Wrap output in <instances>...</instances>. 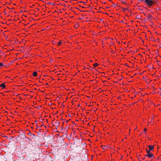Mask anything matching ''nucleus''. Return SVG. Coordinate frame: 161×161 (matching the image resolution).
<instances>
[{"label":"nucleus","instance_id":"f257e3e1","mask_svg":"<svg viewBox=\"0 0 161 161\" xmlns=\"http://www.w3.org/2000/svg\"><path fill=\"white\" fill-rule=\"evenodd\" d=\"M143 1H145V2L149 6H151L154 4L153 0H143L142 1V2Z\"/></svg>","mask_w":161,"mask_h":161},{"label":"nucleus","instance_id":"f03ea898","mask_svg":"<svg viewBox=\"0 0 161 161\" xmlns=\"http://www.w3.org/2000/svg\"><path fill=\"white\" fill-rule=\"evenodd\" d=\"M146 150L147 154V157L148 158H151L153 157H154L153 153L151 152V151L148 150L147 148H146Z\"/></svg>","mask_w":161,"mask_h":161},{"label":"nucleus","instance_id":"7ed1b4c3","mask_svg":"<svg viewBox=\"0 0 161 161\" xmlns=\"http://www.w3.org/2000/svg\"><path fill=\"white\" fill-rule=\"evenodd\" d=\"M19 136H20V137L22 139H24L25 138H26L28 139H30L29 138L25 136V133L20 134V135H19Z\"/></svg>","mask_w":161,"mask_h":161},{"label":"nucleus","instance_id":"20e7f679","mask_svg":"<svg viewBox=\"0 0 161 161\" xmlns=\"http://www.w3.org/2000/svg\"><path fill=\"white\" fill-rule=\"evenodd\" d=\"M148 147L149 150H148L149 151H153L154 150V146L152 145H149L148 146Z\"/></svg>","mask_w":161,"mask_h":161},{"label":"nucleus","instance_id":"39448f33","mask_svg":"<svg viewBox=\"0 0 161 161\" xmlns=\"http://www.w3.org/2000/svg\"><path fill=\"white\" fill-rule=\"evenodd\" d=\"M152 17L150 15L148 14L147 15V19L149 21H151Z\"/></svg>","mask_w":161,"mask_h":161},{"label":"nucleus","instance_id":"423d86ee","mask_svg":"<svg viewBox=\"0 0 161 161\" xmlns=\"http://www.w3.org/2000/svg\"><path fill=\"white\" fill-rule=\"evenodd\" d=\"M22 148H26L27 147V146L26 144H23L20 146Z\"/></svg>","mask_w":161,"mask_h":161},{"label":"nucleus","instance_id":"0eeeda50","mask_svg":"<svg viewBox=\"0 0 161 161\" xmlns=\"http://www.w3.org/2000/svg\"><path fill=\"white\" fill-rule=\"evenodd\" d=\"M0 87H2L3 89L5 87V85L4 83H2L0 85Z\"/></svg>","mask_w":161,"mask_h":161},{"label":"nucleus","instance_id":"6e6552de","mask_svg":"<svg viewBox=\"0 0 161 161\" xmlns=\"http://www.w3.org/2000/svg\"><path fill=\"white\" fill-rule=\"evenodd\" d=\"M33 75L34 76L36 77L37 75V72L36 71L34 72L33 73Z\"/></svg>","mask_w":161,"mask_h":161},{"label":"nucleus","instance_id":"1a4fd4ad","mask_svg":"<svg viewBox=\"0 0 161 161\" xmlns=\"http://www.w3.org/2000/svg\"><path fill=\"white\" fill-rule=\"evenodd\" d=\"M32 139H35L36 138V136L34 134H32Z\"/></svg>","mask_w":161,"mask_h":161},{"label":"nucleus","instance_id":"9d476101","mask_svg":"<svg viewBox=\"0 0 161 161\" xmlns=\"http://www.w3.org/2000/svg\"><path fill=\"white\" fill-rule=\"evenodd\" d=\"M98 65V64L97 63H95V64H94L93 66L94 67H97Z\"/></svg>","mask_w":161,"mask_h":161},{"label":"nucleus","instance_id":"9b49d317","mask_svg":"<svg viewBox=\"0 0 161 161\" xmlns=\"http://www.w3.org/2000/svg\"><path fill=\"white\" fill-rule=\"evenodd\" d=\"M20 137V136L19 135L16 138V139L17 140V141H19V138Z\"/></svg>","mask_w":161,"mask_h":161},{"label":"nucleus","instance_id":"f8f14e48","mask_svg":"<svg viewBox=\"0 0 161 161\" xmlns=\"http://www.w3.org/2000/svg\"><path fill=\"white\" fill-rule=\"evenodd\" d=\"M102 148L103 149H105L106 148V147L105 146H102Z\"/></svg>","mask_w":161,"mask_h":161},{"label":"nucleus","instance_id":"ddd939ff","mask_svg":"<svg viewBox=\"0 0 161 161\" xmlns=\"http://www.w3.org/2000/svg\"><path fill=\"white\" fill-rule=\"evenodd\" d=\"M61 43H62V42L61 41H59L58 43V46H59V45H61Z\"/></svg>","mask_w":161,"mask_h":161},{"label":"nucleus","instance_id":"4468645a","mask_svg":"<svg viewBox=\"0 0 161 161\" xmlns=\"http://www.w3.org/2000/svg\"><path fill=\"white\" fill-rule=\"evenodd\" d=\"M12 138H10V140H11L12 139L14 141V139L15 138V137H12Z\"/></svg>","mask_w":161,"mask_h":161},{"label":"nucleus","instance_id":"2eb2a0df","mask_svg":"<svg viewBox=\"0 0 161 161\" xmlns=\"http://www.w3.org/2000/svg\"><path fill=\"white\" fill-rule=\"evenodd\" d=\"M3 64L1 63H0V67H1V66H3Z\"/></svg>","mask_w":161,"mask_h":161},{"label":"nucleus","instance_id":"dca6fc26","mask_svg":"<svg viewBox=\"0 0 161 161\" xmlns=\"http://www.w3.org/2000/svg\"><path fill=\"white\" fill-rule=\"evenodd\" d=\"M56 124H57V125H59V122H58V121H57L56 122Z\"/></svg>","mask_w":161,"mask_h":161},{"label":"nucleus","instance_id":"f3484780","mask_svg":"<svg viewBox=\"0 0 161 161\" xmlns=\"http://www.w3.org/2000/svg\"><path fill=\"white\" fill-rule=\"evenodd\" d=\"M28 134H29V135H30V136H31V135H32V133H31V132H30Z\"/></svg>","mask_w":161,"mask_h":161},{"label":"nucleus","instance_id":"a211bd4d","mask_svg":"<svg viewBox=\"0 0 161 161\" xmlns=\"http://www.w3.org/2000/svg\"><path fill=\"white\" fill-rule=\"evenodd\" d=\"M89 69L91 70L93 69V68L91 67H90L89 68Z\"/></svg>","mask_w":161,"mask_h":161},{"label":"nucleus","instance_id":"6ab92c4d","mask_svg":"<svg viewBox=\"0 0 161 161\" xmlns=\"http://www.w3.org/2000/svg\"><path fill=\"white\" fill-rule=\"evenodd\" d=\"M147 131V129L146 128H145V129H144V131Z\"/></svg>","mask_w":161,"mask_h":161},{"label":"nucleus","instance_id":"aec40b11","mask_svg":"<svg viewBox=\"0 0 161 161\" xmlns=\"http://www.w3.org/2000/svg\"><path fill=\"white\" fill-rule=\"evenodd\" d=\"M122 3L123 4H125V3L124 2V1H122Z\"/></svg>","mask_w":161,"mask_h":161},{"label":"nucleus","instance_id":"412c9836","mask_svg":"<svg viewBox=\"0 0 161 161\" xmlns=\"http://www.w3.org/2000/svg\"><path fill=\"white\" fill-rule=\"evenodd\" d=\"M51 79L52 80H54V79L52 77H51Z\"/></svg>","mask_w":161,"mask_h":161},{"label":"nucleus","instance_id":"4be33fe9","mask_svg":"<svg viewBox=\"0 0 161 161\" xmlns=\"http://www.w3.org/2000/svg\"><path fill=\"white\" fill-rule=\"evenodd\" d=\"M123 9L124 10H126V9L125 8H123Z\"/></svg>","mask_w":161,"mask_h":161},{"label":"nucleus","instance_id":"5701e85b","mask_svg":"<svg viewBox=\"0 0 161 161\" xmlns=\"http://www.w3.org/2000/svg\"><path fill=\"white\" fill-rule=\"evenodd\" d=\"M145 157H147V154L145 155Z\"/></svg>","mask_w":161,"mask_h":161},{"label":"nucleus","instance_id":"b1692460","mask_svg":"<svg viewBox=\"0 0 161 161\" xmlns=\"http://www.w3.org/2000/svg\"><path fill=\"white\" fill-rule=\"evenodd\" d=\"M78 106H80V105L79 104H78Z\"/></svg>","mask_w":161,"mask_h":161},{"label":"nucleus","instance_id":"393cba45","mask_svg":"<svg viewBox=\"0 0 161 161\" xmlns=\"http://www.w3.org/2000/svg\"><path fill=\"white\" fill-rule=\"evenodd\" d=\"M125 65H127V64H125Z\"/></svg>","mask_w":161,"mask_h":161},{"label":"nucleus","instance_id":"a878e982","mask_svg":"<svg viewBox=\"0 0 161 161\" xmlns=\"http://www.w3.org/2000/svg\"><path fill=\"white\" fill-rule=\"evenodd\" d=\"M145 158H143L142 159H145Z\"/></svg>","mask_w":161,"mask_h":161},{"label":"nucleus","instance_id":"bb28decb","mask_svg":"<svg viewBox=\"0 0 161 161\" xmlns=\"http://www.w3.org/2000/svg\"><path fill=\"white\" fill-rule=\"evenodd\" d=\"M46 85H48V83H47V84H46Z\"/></svg>","mask_w":161,"mask_h":161},{"label":"nucleus","instance_id":"cd10ccee","mask_svg":"<svg viewBox=\"0 0 161 161\" xmlns=\"http://www.w3.org/2000/svg\"><path fill=\"white\" fill-rule=\"evenodd\" d=\"M160 47H161V46H160Z\"/></svg>","mask_w":161,"mask_h":161},{"label":"nucleus","instance_id":"c85d7f7f","mask_svg":"<svg viewBox=\"0 0 161 161\" xmlns=\"http://www.w3.org/2000/svg\"><path fill=\"white\" fill-rule=\"evenodd\" d=\"M146 161H148V160H147Z\"/></svg>","mask_w":161,"mask_h":161},{"label":"nucleus","instance_id":"c756f323","mask_svg":"<svg viewBox=\"0 0 161 161\" xmlns=\"http://www.w3.org/2000/svg\"><path fill=\"white\" fill-rule=\"evenodd\" d=\"M141 161V160H140V161Z\"/></svg>","mask_w":161,"mask_h":161}]
</instances>
